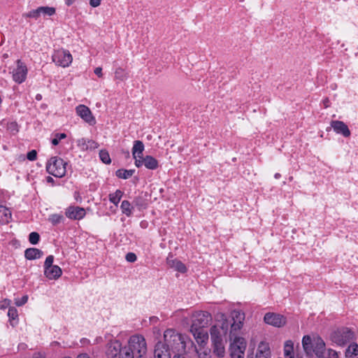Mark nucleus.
<instances>
[{
  "label": "nucleus",
  "mask_w": 358,
  "mask_h": 358,
  "mask_svg": "<svg viewBox=\"0 0 358 358\" xmlns=\"http://www.w3.org/2000/svg\"><path fill=\"white\" fill-rule=\"evenodd\" d=\"M231 316L233 322L230 324L229 331V337L232 341L230 350L245 353L247 345L246 341L243 338L236 336L243 326L245 313L241 310H234L231 312Z\"/></svg>",
  "instance_id": "obj_1"
},
{
  "label": "nucleus",
  "mask_w": 358,
  "mask_h": 358,
  "mask_svg": "<svg viewBox=\"0 0 358 358\" xmlns=\"http://www.w3.org/2000/svg\"><path fill=\"white\" fill-rule=\"evenodd\" d=\"M164 343L168 349L178 355L187 352V347H193V342L186 336L178 333L173 329H169L164 334Z\"/></svg>",
  "instance_id": "obj_2"
},
{
  "label": "nucleus",
  "mask_w": 358,
  "mask_h": 358,
  "mask_svg": "<svg viewBox=\"0 0 358 358\" xmlns=\"http://www.w3.org/2000/svg\"><path fill=\"white\" fill-rule=\"evenodd\" d=\"M148 351L147 343L141 335L131 336L128 342L127 349L120 358H143Z\"/></svg>",
  "instance_id": "obj_3"
},
{
  "label": "nucleus",
  "mask_w": 358,
  "mask_h": 358,
  "mask_svg": "<svg viewBox=\"0 0 358 358\" xmlns=\"http://www.w3.org/2000/svg\"><path fill=\"white\" fill-rule=\"evenodd\" d=\"M302 345L307 355L314 354L316 358L322 357L327 351L324 341L319 336L312 340L310 336H304L302 339Z\"/></svg>",
  "instance_id": "obj_4"
},
{
  "label": "nucleus",
  "mask_w": 358,
  "mask_h": 358,
  "mask_svg": "<svg viewBox=\"0 0 358 358\" xmlns=\"http://www.w3.org/2000/svg\"><path fill=\"white\" fill-rule=\"evenodd\" d=\"M355 333L347 327L338 328L330 334V340L339 346H343L355 339Z\"/></svg>",
  "instance_id": "obj_5"
},
{
  "label": "nucleus",
  "mask_w": 358,
  "mask_h": 358,
  "mask_svg": "<svg viewBox=\"0 0 358 358\" xmlns=\"http://www.w3.org/2000/svg\"><path fill=\"white\" fill-rule=\"evenodd\" d=\"M66 163L60 157H51L46 164L47 171L57 178H62L65 176Z\"/></svg>",
  "instance_id": "obj_6"
},
{
  "label": "nucleus",
  "mask_w": 358,
  "mask_h": 358,
  "mask_svg": "<svg viewBox=\"0 0 358 358\" xmlns=\"http://www.w3.org/2000/svg\"><path fill=\"white\" fill-rule=\"evenodd\" d=\"M229 327V324L227 320H223L221 322L213 326L210 330L211 341L224 340Z\"/></svg>",
  "instance_id": "obj_7"
},
{
  "label": "nucleus",
  "mask_w": 358,
  "mask_h": 358,
  "mask_svg": "<svg viewBox=\"0 0 358 358\" xmlns=\"http://www.w3.org/2000/svg\"><path fill=\"white\" fill-rule=\"evenodd\" d=\"M212 320L211 315L207 311H197L192 315L191 327L205 328Z\"/></svg>",
  "instance_id": "obj_8"
},
{
  "label": "nucleus",
  "mask_w": 358,
  "mask_h": 358,
  "mask_svg": "<svg viewBox=\"0 0 358 358\" xmlns=\"http://www.w3.org/2000/svg\"><path fill=\"white\" fill-rule=\"evenodd\" d=\"M72 55L68 50H58L52 55V61L58 66H69L72 62Z\"/></svg>",
  "instance_id": "obj_9"
},
{
  "label": "nucleus",
  "mask_w": 358,
  "mask_h": 358,
  "mask_svg": "<svg viewBox=\"0 0 358 358\" xmlns=\"http://www.w3.org/2000/svg\"><path fill=\"white\" fill-rule=\"evenodd\" d=\"M77 115L90 125L96 124L95 117L93 116L90 109L85 105H79L76 108Z\"/></svg>",
  "instance_id": "obj_10"
},
{
  "label": "nucleus",
  "mask_w": 358,
  "mask_h": 358,
  "mask_svg": "<svg viewBox=\"0 0 358 358\" xmlns=\"http://www.w3.org/2000/svg\"><path fill=\"white\" fill-rule=\"evenodd\" d=\"M27 74V68L26 65L18 59L17 61V67L13 71V78L15 82L20 84L23 83Z\"/></svg>",
  "instance_id": "obj_11"
},
{
  "label": "nucleus",
  "mask_w": 358,
  "mask_h": 358,
  "mask_svg": "<svg viewBox=\"0 0 358 358\" xmlns=\"http://www.w3.org/2000/svg\"><path fill=\"white\" fill-rule=\"evenodd\" d=\"M264 322L275 327H281L286 324V318L277 313H268L264 315Z\"/></svg>",
  "instance_id": "obj_12"
},
{
  "label": "nucleus",
  "mask_w": 358,
  "mask_h": 358,
  "mask_svg": "<svg viewBox=\"0 0 358 358\" xmlns=\"http://www.w3.org/2000/svg\"><path fill=\"white\" fill-rule=\"evenodd\" d=\"M271 352L269 344L265 341H261L257 346L256 352L254 355L248 358H271Z\"/></svg>",
  "instance_id": "obj_13"
},
{
  "label": "nucleus",
  "mask_w": 358,
  "mask_h": 358,
  "mask_svg": "<svg viewBox=\"0 0 358 358\" xmlns=\"http://www.w3.org/2000/svg\"><path fill=\"white\" fill-rule=\"evenodd\" d=\"M76 143L81 151H92L99 147V144L95 141L85 138L78 139Z\"/></svg>",
  "instance_id": "obj_14"
},
{
  "label": "nucleus",
  "mask_w": 358,
  "mask_h": 358,
  "mask_svg": "<svg viewBox=\"0 0 358 358\" xmlns=\"http://www.w3.org/2000/svg\"><path fill=\"white\" fill-rule=\"evenodd\" d=\"M330 124L337 134H341L345 138L350 136L351 132L348 125L343 121L332 120Z\"/></svg>",
  "instance_id": "obj_15"
},
{
  "label": "nucleus",
  "mask_w": 358,
  "mask_h": 358,
  "mask_svg": "<svg viewBox=\"0 0 358 358\" xmlns=\"http://www.w3.org/2000/svg\"><path fill=\"white\" fill-rule=\"evenodd\" d=\"M65 214L69 219L81 220L85 216V210L79 206H69L66 208Z\"/></svg>",
  "instance_id": "obj_16"
},
{
  "label": "nucleus",
  "mask_w": 358,
  "mask_h": 358,
  "mask_svg": "<svg viewBox=\"0 0 358 358\" xmlns=\"http://www.w3.org/2000/svg\"><path fill=\"white\" fill-rule=\"evenodd\" d=\"M122 345L118 341H110L107 345L106 355L108 358H115L118 355H121Z\"/></svg>",
  "instance_id": "obj_17"
},
{
  "label": "nucleus",
  "mask_w": 358,
  "mask_h": 358,
  "mask_svg": "<svg viewBox=\"0 0 358 358\" xmlns=\"http://www.w3.org/2000/svg\"><path fill=\"white\" fill-rule=\"evenodd\" d=\"M190 331L199 345L206 343L208 339V334L204 328L190 327Z\"/></svg>",
  "instance_id": "obj_18"
},
{
  "label": "nucleus",
  "mask_w": 358,
  "mask_h": 358,
  "mask_svg": "<svg viewBox=\"0 0 358 358\" xmlns=\"http://www.w3.org/2000/svg\"><path fill=\"white\" fill-rule=\"evenodd\" d=\"M154 358H171V353L168 347L162 342H158L155 348Z\"/></svg>",
  "instance_id": "obj_19"
},
{
  "label": "nucleus",
  "mask_w": 358,
  "mask_h": 358,
  "mask_svg": "<svg viewBox=\"0 0 358 358\" xmlns=\"http://www.w3.org/2000/svg\"><path fill=\"white\" fill-rule=\"evenodd\" d=\"M166 263L169 267L180 273H185L187 271L185 265L177 259H174L173 255H169L166 259Z\"/></svg>",
  "instance_id": "obj_20"
},
{
  "label": "nucleus",
  "mask_w": 358,
  "mask_h": 358,
  "mask_svg": "<svg viewBox=\"0 0 358 358\" xmlns=\"http://www.w3.org/2000/svg\"><path fill=\"white\" fill-rule=\"evenodd\" d=\"M62 273L61 268L57 265L44 269V275L49 280H57L62 275Z\"/></svg>",
  "instance_id": "obj_21"
},
{
  "label": "nucleus",
  "mask_w": 358,
  "mask_h": 358,
  "mask_svg": "<svg viewBox=\"0 0 358 358\" xmlns=\"http://www.w3.org/2000/svg\"><path fill=\"white\" fill-rule=\"evenodd\" d=\"M214 355L218 357H223L225 355L224 340L211 341Z\"/></svg>",
  "instance_id": "obj_22"
},
{
  "label": "nucleus",
  "mask_w": 358,
  "mask_h": 358,
  "mask_svg": "<svg viewBox=\"0 0 358 358\" xmlns=\"http://www.w3.org/2000/svg\"><path fill=\"white\" fill-rule=\"evenodd\" d=\"M43 255V252L35 248H28L24 251V257L27 259L34 260L41 258Z\"/></svg>",
  "instance_id": "obj_23"
},
{
  "label": "nucleus",
  "mask_w": 358,
  "mask_h": 358,
  "mask_svg": "<svg viewBox=\"0 0 358 358\" xmlns=\"http://www.w3.org/2000/svg\"><path fill=\"white\" fill-rule=\"evenodd\" d=\"M144 144L141 141H135L134 142V145L132 148V156L133 158H136V157H143V151H144Z\"/></svg>",
  "instance_id": "obj_24"
},
{
  "label": "nucleus",
  "mask_w": 358,
  "mask_h": 358,
  "mask_svg": "<svg viewBox=\"0 0 358 358\" xmlns=\"http://www.w3.org/2000/svg\"><path fill=\"white\" fill-rule=\"evenodd\" d=\"M11 217L10 210L3 206H0V224L8 223Z\"/></svg>",
  "instance_id": "obj_25"
},
{
  "label": "nucleus",
  "mask_w": 358,
  "mask_h": 358,
  "mask_svg": "<svg viewBox=\"0 0 358 358\" xmlns=\"http://www.w3.org/2000/svg\"><path fill=\"white\" fill-rule=\"evenodd\" d=\"M144 166L148 169L155 170L159 167L158 161L150 155L144 157Z\"/></svg>",
  "instance_id": "obj_26"
},
{
  "label": "nucleus",
  "mask_w": 358,
  "mask_h": 358,
  "mask_svg": "<svg viewBox=\"0 0 358 358\" xmlns=\"http://www.w3.org/2000/svg\"><path fill=\"white\" fill-rule=\"evenodd\" d=\"M345 357L347 358H357L358 357V344L352 343L350 344L345 350Z\"/></svg>",
  "instance_id": "obj_27"
},
{
  "label": "nucleus",
  "mask_w": 358,
  "mask_h": 358,
  "mask_svg": "<svg viewBox=\"0 0 358 358\" xmlns=\"http://www.w3.org/2000/svg\"><path fill=\"white\" fill-rule=\"evenodd\" d=\"M122 196H123V192H122L120 189H117L114 193H111L109 194V196H108L109 201L111 203H113L114 205L117 206Z\"/></svg>",
  "instance_id": "obj_28"
},
{
  "label": "nucleus",
  "mask_w": 358,
  "mask_h": 358,
  "mask_svg": "<svg viewBox=\"0 0 358 358\" xmlns=\"http://www.w3.org/2000/svg\"><path fill=\"white\" fill-rule=\"evenodd\" d=\"M120 208L122 213L126 215L127 217H130L131 215L133 207L129 201L124 200L121 203Z\"/></svg>",
  "instance_id": "obj_29"
},
{
  "label": "nucleus",
  "mask_w": 358,
  "mask_h": 358,
  "mask_svg": "<svg viewBox=\"0 0 358 358\" xmlns=\"http://www.w3.org/2000/svg\"><path fill=\"white\" fill-rule=\"evenodd\" d=\"M134 172L135 170L134 169H118L116 171V176L122 179H128L133 176Z\"/></svg>",
  "instance_id": "obj_30"
},
{
  "label": "nucleus",
  "mask_w": 358,
  "mask_h": 358,
  "mask_svg": "<svg viewBox=\"0 0 358 358\" xmlns=\"http://www.w3.org/2000/svg\"><path fill=\"white\" fill-rule=\"evenodd\" d=\"M129 77L128 73L126 71L121 68L118 67L115 71V79L119 80L120 81H124L127 80Z\"/></svg>",
  "instance_id": "obj_31"
},
{
  "label": "nucleus",
  "mask_w": 358,
  "mask_h": 358,
  "mask_svg": "<svg viewBox=\"0 0 358 358\" xmlns=\"http://www.w3.org/2000/svg\"><path fill=\"white\" fill-rule=\"evenodd\" d=\"M294 350L293 343L292 341H287L284 346V355L287 358H294L292 356Z\"/></svg>",
  "instance_id": "obj_32"
},
{
  "label": "nucleus",
  "mask_w": 358,
  "mask_h": 358,
  "mask_svg": "<svg viewBox=\"0 0 358 358\" xmlns=\"http://www.w3.org/2000/svg\"><path fill=\"white\" fill-rule=\"evenodd\" d=\"M41 15L43 16H52L55 14L56 10L54 7L40 6Z\"/></svg>",
  "instance_id": "obj_33"
},
{
  "label": "nucleus",
  "mask_w": 358,
  "mask_h": 358,
  "mask_svg": "<svg viewBox=\"0 0 358 358\" xmlns=\"http://www.w3.org/2000/svg\"><path fill=\"white\" fill-rule=\"evenodd\" d=\"M64 220V217L61 214H52L49 216L48 220L53 225H56L60 222H62Z\"/></svg>",
  "instance_id": "obj_34"
},
{
  "label": "nucleus",
  "mask_w": 358,
  "mask_h": 358,
  "mask_svg": "<svg viewBox=\"0 0 358 358\" xmlns=\"http://www.w3.org/2000/svg\"><path fill=\"white\" fill-rule=\"evenodd\" d=\"M99 157L101 162L106 164H109L111 162V159L108 152L106 150H101L99 152Z\"/></svg>",
  "instance_id": "obj_35"
},
{
  "label": "nucleus",
  "mask_w": 358,
  "mask_h": 358,
  "mask_svg": "<svg viewBox=\"0 0 358 358\" xmlns=\"http://www.w3.org/2000/svg\"><path fill=\"white\" fill-rule=\"evenodd\" d=\"M192 348H193V350L196 352L198 358H212L210 351L204 350L203 352H199L194 345Z\"/></svg>",
  "instance_id": "obj_36"
},
{
  "label": "nucleus",
  "mask_w": 358,
  "mask_h": 358,
  "mask_svg": "<svg viewBox=\"0 0 358 358\" xmlns=\"http://www.w3.org/2000/svg\"><path fill=\"white\" fill-rule=\"evenodd\" d=\"M39 240H40V236L37 232H31L29 234V241L31 244H33V245L37 244L38 243Z\"/></svg>",
  "instance_id": "obj_37"
},
{
  "label": "nucleus",
  "mask_w": 358,
  "mask_h": 358,
  "mask_svg": "<svg viewBox=\"0 0 358 358\" xmlns=\"http://www.w3.org/2000/svg\"><path fill=\"white\" fill-rule=\"evenodd\" d=\"M41 15L39 7L36 9L31 10L26 15L27 17L34 18L36 20L38 19Z\"/></svg>",
  "instance_id": "obj_38"
},
{
  "label": "nucleus",
  "mask_w": 358,
  "mask_h": 358,
  "mask_svg": "<svg viewBox=\"0 0 358 358\" xmlns=\"http://www.w3.org/2000/svg\"><path fill=\"white\" fill-rule=\"evenodd\" d=\"M8 316L10 320H15L18 317L17 310L14 307H10L8 311Z\"/></svg>",
  "instance_id": "obj_39"
},
{
  "label": "nucleus",
  "mask_w": 358,
  "mask_h": 358,
  "mask_svg": "<svg viewBox=\"0 0 358 358\" xmlns=\"http://www.w3.org/2000/svg\"><path fill=\"white\" fill-rule=\"evenodd\" d=\"M66 137V135L64 133L62 134H56L55 138L52 139V143L54 145H57L59 144V141Z\"/></svg>",
  "instance_id": "obj_40"
},
{
  "label": "nucleus",
  "mask_w": 358,
  "mask_h": 358,
  "mask_svg": "<svg viewBox=\"0 0 358 358\" xmlns=\"http://www.w3.org/2000/svg\"><path fill=\"white\" fill-rule=\"evenodd\" d=\"M27 301H28V296L24 295L21 299H19V298L15 299V304L17 306H22L24 304H25L27 302Z\"/></svg>",
  "instance_id": "obj_41"
},
{
  "label": "nucleus",
  "mask_w": 358,
  "mask_h": 358,
  "mask_svg": "<svg viewBox=\"0 0 358 358\" xmlns=\"http://www.w3.org/2000/svg\"><path fill=\"white\" fill-rule=\"evenodd\" d=\"M53 261H54V256L53 255H49L46 257L45 261L44 262V269L45 268H48L50 266H52L53 265Z\"/></svg>",
  "instance_id": "obj_42"
},
{
  "label": "nucleus",
  "mask_w": 358,
  "mask_h": 358,
  "mask_svg": "<svg viewBox=\"0 0 358 358\" xmlns=\"http://www.w3.org/2000/svg\"><path fill=\"white\" fill-rule=\"evenodd\" d=\"M134 203L136 206L138 207L139 208L145 207V203L141 197H136L134 200Z\"/></svg>",
  "instance_id": "obj_43"
},
{
  "label": "nucleus",
  "mask_w": 358,
  "mask_h": 358,
  "mask_svg": "<svg viewBox=\"0 0 358 358\" xmlns=\"http://www.w3.org/2000/svg\"><path fill=\"white\" fill-rule=\"evenodd\" d=\"M135 162L134 164L136 167L139 168L142 166H144V157H136V158H134Z\"/></svg>",
  "instance_id": "obj_44"
},
{
  "label": "nucleus",
  "mask_w": 358,
  "mask_h": 358,
  "mask_svg": "<svg viewBox=\"0 0 358 358\" xmlns=\"http://www.w3.org/2000/svg\"><path fill=\"white\" fill-rule=\"evenodd\" d=\"M125 259L129 262H134L136 261V255L133 252H129L126 255Z\"/></svg>",
  "instance_id": "obj_45"
},
{
  "label": "nucleus",
  "mask_w": 358,
  "mask_h": 358,
  "mask_svg": "<svg viewBox=\"0 0 358 358\" xmlns=\"http://www.w3.org/2000/svg\"><path fill=\"white\" fill-rule=\"evenodd\" d=\"M37 152L35 150H32L27 153V157L30 161H34L36 159Z\"/></svg>",
  "instance_id": "obj_46"
},
{
  "label": "nucleus",
  "mask_w": 358,
  "mask_h": 358,
  "mask_svg": "<svg viewBox=\"0 0 358 358\" xmlns=\"http://www.w3.org/2000/svg\"><path fill=\"white\" fill-rule=\"evenodd\" d=\"M230 358H244V353L230 350Z\"/></svg>",
  "instance_id": "obj_47"
},
{
  "label": "nucleus",
  "mask_w": 358,
  "mask_h": 358,
  "mask_svg": "<svg viewBox=\"0 0 358 358\" xmlns=\"http://www.w3.org/2000/svg\"><path fill=\"white\" fill-rule=\"evenodd\" d=\"M10 301L9 299H4L0 302V308L5 309L8 308L10 304Z\"/></svg>",
  "instance_id": "obj_48"
},
{
  "label": "nucleus",
  "mask_w": 358,
  "mask_h": 358,
  "mask_svg": "<svg viewBox=\"0 0 358 358\" xmlns=\"http://www.w3.org/2000/svg\"><path fill=\"white\" fill-rule=\"evenodd\" d=\"M101 0H90V4L91 6L96 8L101 4Z\"/></svg>",
  "instance_id": "obj_49"
},
{
  "label": "nucleus",
  "mask_w": 358,
  "mask_h": 358,
  "mask_svg": "<svg viewBox=\"0 0 358 358\" xmlns=\"http://www.w3.org/2000/svg\"><path fill=\"white\" fill-rule=\"evenodd\" d=\"M94 73L96 76H98L99 78L102 77L103 76L102 69L101 67H96L94 69Z\"/></svg>",
  "instance_id": "obj_50"
},
{
  "label": "nucleus",
  "mask_w": 358,
  "mask_h": 358,
  "mask_svg": "<svg viewBox=\"0 0 358 358\" xmlns=\"http://www.w3.org/2000/svg\"><path fill=\"white\" fill-rule=\"evenodd\" d=\"M77 358H90V357L87 354H81Z\"/></svg>",
  "instance_id": "obj_51"
},
{
  "label": "nucleus",
  "mask_w": 358,
  "mask_h": 358,
  "mask_svg": "<svg viewBox=\"0 0 358 358\" xmlns=\"http://www.w3.org/2000/svg\"><path fill=\"white\" fill-rule=\"evenodd\" d=\"M73 3V0H66V3L67 6H71Z\"/></svg>",
  "instance_id": "obj_52"
},
{
  "label": "nucleus",
  "mask_w": 358,
  "mask_h": 358,
  "mask_svg": "<svg viewBox=\"0 0 358 358\" xmlns=\"http://www.w3.org/2000/svg\"><path fill=\"white\" fill-rule=\"evenodd\" d=\"M274 177H275V178L278 179L280 178V174L277 173L275 174Z\"/></svg>",
  "instance_id": "obj_53"
},
{
  "label": "nucleus",
  "mask_w": 358,
  "mask_h": 358,
  "mask_svg": "<svg viewBox=\"0 0 358 358\" xmlns=\"http://www.w3.org/2000/svg\"><path fill=\"white\" fill-rule=\"evenodd\" d=\"M173 358H185L182 356V355H177L173 357Z\"/></svg>",
  "instance_id": "obj_54"
},
{
  "label": "nucleus",
  "mask_w": 358,
  "mask_h": 358,
  "mask_svg": "<svg viewBox=\"0 0 358 358\" xmlns=\"http://www.w3.org/2000/svg\"><path fill=\"white\" fill-rule=\"evenodd\" d=\"M47 181H48V182H50L53 181V179H52L50 176H48V177L47 178Z\"/></svg>",
  "instance_id": "obj_55"
},
{
  "label": "nucleus",
  "mask_w": 358,
  "mask_h": 358,
  "mask_svg": "<svg viewBox=\"0 0 358 358\" xmlns=\"http://www.w3.org/2000/svg\"><path fill=\"white\" fill-rule=\"evenodd\" d=\"M328 102H329L328 99L325 100V101H324V105H325L326 108L329 106L328 104H327Z\"/></svg>",
  "instance_id": "obj_56"
},
{
  "label": "nucleus",
  "mask_w": 358,
  "mask_h": 358,
  "mask_svg": "<svg viewBox=\"0 0 358 358\" xmlns=\"http://www.w3.org/2000/svg\"><path fill=\"white\" fill-rule=\"evenodd\" d=\"M150 320L151 321H157V317H151Z\"/></svg>",
  "instance_id": "obj_57"
},
{
  "label": "nucleus",
  "mask_w": 358,
  "mask_h": 358,
  "mask_svg": "<svg viewBox=\"0 0 358 358\" xmlns=\"http://www.w3.org/2000/svg\"><path fill=\"white\" fill-rule=\"evenodd\" d=\"M358 358V357H357Z\"/></svg>",
  "instance_id": "obj_58"
}]
</instances>
